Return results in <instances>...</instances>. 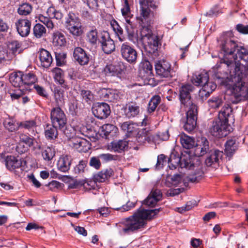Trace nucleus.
Instances as JSON below:
<instances>
[{
  "label": "nucleus",
  "mask_w": 248,
  "mask_h": 248,
  "mask_svg": "<svg viewBox=\"0 0 248 248\" xmlns=\"http://www.w3.org/2000/svg\"><path fill=\"white\" fill-rule=\"evenodd\" d=\"M218 43L220 51L218 56L220 62L217 63L214 68L215 76L218 80H223L228 78L230 72V79L235 81L240 79L239 74H242L244 67L240 65V60L248 61V50L238 46L236 42L231 38L223 35L220 37Z\"/></svg>",
  "instance_id": "nucleus-1"
},
{
  "label": "nucleus",
  "mask_w": 248,
  "mask_h": 248,
  "mask_svg": "<svg viewBox=\"0 0 248 248\" xmlns=\"http://www.w3.org/2000/svg\"><path fill=\"white\" fill-rule=\"evenodd\" d=\"M162 210L161 208L152 210H138L133 215L124 219L117 224L122 235L130 234L145 228L147 220H150Z\"/></svg>",
  "instance_id": "nucleus-2"
},
{
  "label": "nucleus",
  "mask_w": 248,
  "mask_h": 248,
  "mask_svg": "<svg viewBox=\"0 0 248 248\" xmlns=\"http://www.w3.org/2000/svg\"><path fill=\"white\" fill-rule=\"evenodd\" d=\"M194 87L191 84L183 85L179 89V98L181 108H187L186 121L184 128L188 132L193 131L197 124L198 107L193 103L191 93Z\"/></svg>",
  "instance_id": "nucleus-3"
},
{
  "label": "nucleus",
  "mask_w": 248,
  "mask_h": 248,
  "mask_svg": "<svg viewBox=\"0 0 248 248\" xmlns=\"http://www.w3.org/2000/svg\"><path fill=\"white\" fill-rule=\"evenodd\" d=\"M248 63L246 65L240 63L241 66L244 68L242 70V74H239L240 79L238 81H234L230 79V72L227 76L228 78H224L220 81V83L225 86L232 87V93L235 98V100L232 102L237 104L242 100L248 96V61H244Z\"/></svg>",
  "instance_id": "nucleus-4"
},
{
  "label": "nucleus",
  "mask_w": 248,
  "mask_h": 248,
  "mask_svg": "<svg viewBox=\"0 0 248 248\" xmlns=\"http://www.w3.org/2000/svg\"><path fill=\"white\" fill-rule=\"evenodd\" d=\"M181 168H185L194 171L189 176V180L192 182L199 181L203 175L202 164L198 158H191L189 155H183L178 159Z\"/></svg>",
  "instance_id": "nucleus-5"
},
{
  "label": "nucleus",
  "mask_w": 248,
  "mask_h": 248,
  "mask_svg": "<svg viewBox=\"0 0 248 248\" xmlns=\"http://www.w3.org/2000/svg\"><path fill=\"white\" fill-rule=\"evenodd\" d=\"M157 5L153 0H141L140 1V15L137 17L139 24L142 28L143 26H150L151 18L154 13L151 10H155Z\"/></svg>",
  "instance_id": "nucleus-6"
},
{
  "label": "nucleus",
  "mask_w": 248,
  "mask_h": 248,
  "mask_svg": "<svg viewBox=\"0 0 248 248\" xmlns=\"http://www.w3.org/2000/svg\"><path fill=\"white\" fill-rule=\"evenodd\" d=\"M140 40L147 50L155 52L160 44L157 35L152 33L150 26H143L140 31Z\"/></svg>",
  "instance_id": "nucleus-7"
},
{
  "label": "nucleus",
  "mask_w": 248,
  "mask_h": 248,
  "mask_svg": "<svg viewBox=\"0 0 248 248\" xmlns=\"http://www.w3.org/2000/svg\"><path fill=\"white\" fill-rule=\"evenodd\" d=\"M50 119L53 124L58 126L67 137H70L69 133L66 131L67 118L63 111L58 107L52 109L50 112Z\"/></svg>",
  "instance_id": "nucleus-8"
},
{
  "label": "nucleus",
  "mask_w": 248,
  "mask_h": 248,
  "mask_svg": "<svg viewBox=\"0 0 248 248\" xmlns=\"http://www.w3.org/2000/svg\"><path fill=\"white\" fill-rule=\"evenodd\" d=\"M65 27L74 36H79L83 33L80 19L74 13H69L65 21Z\"/></svg>",
  "instance_id": "nucleus-9"
},
{
  "label": "nucleus",
  "mask_w": 248,
  "mask_h": 248,
  "mask_svg": "<svg viewBox=\"0 0 248 248\" xmlns=\"http://www.w3.org/2000/svg\"><path fill=\"white\" fill-rule=\"evenodd\" d=\"M231 128L230 124L217 119L213 122L209 131L213 136L219 139L227 136L231 131Z\"/></svg>",
  "instance_id": "nucleus-10"
},
{
  "label": "nucleus",
  "mask_w": 248,
  "mask_h": 248,
  "mask_svg": "<svg viewBox=\"0 0 248 248\" xmlns=\"http://www.w3.org/2000/svg\"><path fill=\"white\" fill-rule=\"evenodd\" d=\"M120 53L122 58L130 64H135L137 62L138 53L134 46L128 42L122 44Z\"/></svg>",
  "instance_id": "nucleus-11"
},
{
  "label": "nucleus",
  "mask_w": 248,
  "mask_h": 248,
  "mask_svg": "<svg viewBox=\"0 0 248 248\" xmlns=\"http://www.w3.org/2000/svg\"><path fill=\"white\" fill-rule=\"evenodd\" d=\"M99 43L102 51L106 54H110L115 49L114 42L108 31H103L100 32Z\"/></svg>",
  "instance_id": "nucleus-12"
},
{
  "label": "nucleus",
  "mask_w": 248,
  "mask_h": 248,
  "mask_svg": "<svg viewBox=\"0 0 248 248\" xmlns=\"http://www.w3.org/2000/svg\"><path fill=\"white\" fill-rule=\"evenodd\" d=\"M156 74L161 78H170L172 77L173 69L171 64L166 60L157 61L155 65Z\"/></svg>",
  "instance_id": "nucleus-13"
},
{
  "label": "nucleus",
  "mask_w": 248,
  "mask_h": 248,
  "mask_svg": "<svg viewBox=\"0 0 248 248\" xmlns=\"http://www.w3.org/2000/svg\"><path fill=\"white\" fill-rule=\"evenodd\" d=\"M125 70V63L122 61H118L114 63L107 64L104 69V72L107 76L119 77Z\"/></svg>",
  "instance_id": "nucleus-14"
},
{
  "label": "nucleus",
  "mask_w": 248,
  "mask_h": 248,
  "mask_svg": "<svg viewBox=\"0 0 248 248\" xmlns=\"http://www.w3.org/2000/svg\"><path fill=\"white\" fill-rule=\"evenodd\" d=\"M5 164L6 168L10 171L18 172V176L23 173L22 161L21 159L13 155H8L5 159Z\"/></svg>",
  "instance_id": "nucleus-15"
},
{
  "label": "nucleus",
  "mask_w": 248,
  "mask_h": 248,
  "mask_svg": "<svg viewBox=\"0 0 248 248\" xmlns=\"http://www.w3.org/2000/svg\"><path fill=\"white\" fill-rule=\"evenodd\" d=\"M92 110L95 117L99 119H106L110 113L109 106L106 103H97L93 107Z\"/></svg>",
  "instance_id": "nucleus-16"
},
{
  "label": "nucleus",
  "mask_w": 248,
  "mask_h": 248,
  "mask_svg": "<svg viewBox=\"0 0 248 248\" xmlns=\"http://www.w3.org/2000/svg\"><path fill=\"white\" fill-rule=\"evenodd\" d=\"M73 56L75 61L80 65H87L90 60L89 54L80 47H77L74 49Z\"/></svg>",
  "instance_id": "nucleus-17"
},
{
  "label": "nucleus",
  "mask_w": 248,
  "mask_h": 248,
  "mask_svg": "<svg viewBox=\"0 0 248 248\" xmlns=\"http://www.w3.org/2000/svg\"><path fill=\"white\" fill-rule=\"evenodd\" d=\"M16 30L22 37L27 36L30 32L31 21L27 18H20L15 23Z\"/></svg>",
  "instance_id": "nucleus-18"
},
{
  "label": "nucleus",
  "mask_w": 248,
  "mask_h": 248,
  "mask_svg": "<svg viewBox=\"0 0 248 248\" xmlns=\"http://www.w3.org/2000/svg\"><path fill=\"white\" fill-rule=\"evenodd\" d=\"M100 97L104 100L114 102L120 98V93L116 90L102 89L99 92Z\"/></svg>",
  "instance_id": "nucleus-19"
},
{
  "label": "nucleus",
  "mask_w": 248,
  "mask_h": 248,
  "mask_svg": "<svg viewBox=\"0 0 248 248\" xmlns=\"http://www.w3.org/2000/svg\"><path fill=\"white\" fill-rule=\"evenodd\" d=\"M209 154L206 159L205 163L208 167L216 168L219 165V159L222 157L223 152L215 149L210 150Z\"/></svg>",
  "instance_id": "nucleus-20"
},
{
  "label": "nucleus",
  "mask_w": 248,
  "mask_h": 248,
  "mask_svg": "<svg viewBox=\"0 0 248 248\" xmlns=\"http://www.w3.org/2000/svg\"><path fill=\"white\" fill-rule=\"evenodd\" d=\"M37 55L40 62V64L43 67L47 68L51 66L53 58L48 51L44 48H41L38 51Z\"/></svg>",
  "instance_id": "nucleus-21"
},
{
  "label": "nucleus",
  "mask_w": 248,
  "mask_h": 248,
  "mask_svg": "<svg viewBox=\"0 0 248 248\" xmlns=\"http://www.w3.org/2000/svg\"><path fill=\"white\" fill-rule=\"evenodd\" d=\"M140 108L139 103L137 102H129L126 105L124 109L126 117L131 119L137 116L140 113Z\"/></svg>",
  "instance_id": "nucleus-22"
},
{
  "label": "nucleus",
  "mask_w": 248,
  "mask_h": 248,
  "mask_svg": "<svg viewBox=\"0 0 248 248\" xmlns=\"http://www.w3.org/2000/svg\"><path fill=\"white\" fill-rule=\"evenodd\" d=\"M73 147L79 152H87L91 148V143L85 139L75 138L72 140Z\"/></svg>",
  "instance_id": "nucleus-23"
},
{
  "label": "nucleus",
  "mask_w": 248,
  "mask_h": 248,
  "mask_svg": "<svg viewBox=\"0 0 248 248\" xmlns=\"http://www.w3.org/2000/svg\"><path fill=\"white\" fill-rule=\"evenodd\" d=\"M162 193L159 189H152L148 197L144 201V204L150 207H154L161 200Z\"/></svg>",
  "instance_id": "nucleus-24"
},
{
  "label": "nucleus",
  "mask_w": 248,
  "mask_h": 248,
  "mask_svg": "<svg viewBox=\"0 0 248 248\" xmlns=\"http://www.w3.org/2000/svg\"><path fill=\"white\" fill-rule=\"evenodd\" d=\"M209 151V141L205 138L201 139V141L194 149V154L196 156H202Z\"/></svg>",
  "instance_id": "nucleus-25"
},
{
  "label": "nucleus",
  "mask_w": 248,
  "mask_h": 248,
  "mask_svg": "<svg viewBox=\"0 0 248 248\" xmlns=\"http://www.w3.org/2000/svg\"><path fill=\"white\" fill-rule=\"evenodd\" d=\"M209 80V75L207 72L203 71L200 73L194 74L191 78L192 83L196 86H202L207 82Z\"/></svg>",
  "instance_id": "nucleus-26"
},
{
  "label": "nucleus",
  "mask_w": 248,
  "mask_h": 248,
  "mask_svg": "<svg viewBox=\"0 0 248 248\" xmlns=\"http://www.w3.org/2000/svg\"><path fill=\"white\" fill-rule=\"evenodd\" d=\"M238 138L232 137L228 140L225 144V153L228 156H232L238 149L239 144Z\"/></svg>",
  "instance_id": "nucleus-27"
},
{
  "label": "nucleus",
  "mask_w": 248,
  "mask_h": 248,
  "mask_svg": "<svg viewBox=\"0 0 248 248\" xmlns=\"http://www.w3.org/2000/svg\"><path fill=\"white\" fill-rule=\"evenodd\" d=\"M136 140L139 145H141L146 141L149 142L152 139V135L150 130L143 128L138 131L136 133Z\"/></svg>",
  "instance_id": "nucleus-28"
},
{
  "label": "nucleus",
  "mask_w": 248,
  "mask_h": 248,
  "mask_svg": "<svg viewBox=\"0 0 248 248\" xmlns=\"http://www.w3.org/2000/svg\"><path fill=\"white\" fill-rule=\"evenodd\" d=\"M123 7L121 9L122 16L124 18L125 22L129 25H131L132 22L131 19L133 17V15L131 14L129 0H121Z\"/></svg>",
  "instance_id": "nucleus-29"
},
{
  "label": "nucleus",
  "mask_w": 248,
  "mask_h": 248,
  "mask_svg": "<svg viewBox=\"0 0 248 248\" xmlns=\"http://www.w3.org/2000/svg\"><path fill=\"white\" fill-rule=\"evenodd\" d=\"M58 126L54 124H47L44 126V133L48 140H54L58 137Z\"/></svg>",
  "instance_id": "nucleus-30"
},
{
  "label": "nucleus",
  "mask_w": 248,
  "mask_h": 248,
  "mask_svg": "<svg viewBox=\"0 0 248 248\" xmlns=\"http://www.w3.org/2000/svg\"><path fill=\"white\" fill-rule=\"evenodd\" d=\"M72 159L70 156L68 155L61 156L57 162V167L59 170L66 172L70 169Z\"/></svg>",
  "instance_id": "nucleus-31"
},
{
  "label": "nucleus",
  "mask_w": 248,
  "mask_h": 248,
  "mask_svg": "<svg viewBox=\"0 0 248 248\" xmlns=\"http://www.w3.org/2000/svg\"><path fill=\"white\" fill-rule=\"evenodd\" d=\"M122 130L126 132L127 137L136 135L138 128L137 125L132 122H125L120 125Z\"/></svg>",
  "instance_id": "nucleus-32"
},
{
  "label": "nucleus",
  "mask_w": 248,
  "mask_h": 248,
  "mask_svg": "<svg viewBox=\"0 0 248 248\" xmlns=\"http://www.w3.org/2000/svg\"><path fill=\"white\" fill-rule=\"evenodd\" d=\"M9 81L15 87L21 88L23 86V72L18 71L11 73L9 77Z\"/></svg>",
  "instance_id": "nucleus-33"
},
{
  "label": "nucleus",
  "mask_w": 248,
  "mask_h": 248,
  "mask_svg": "<svg viewBox=\"0 0 248 248\" xmlns=\"http://www.w3.org/2000/svg\"><path fill=\"white\" fill-rule=\"evenodd\" d=\"M232 109L229 104H226L222 108L218 115V119L228 124L229 119L232 118Z\"/></svg>",
  "instance_id": "nucleus-34"
},
{
  "label": "nucleus",
  "mask_w": 248,
  "mask_h": 248,
  "mask_svg": "<svg viewBox=\"0 0 248 248\" xmlns=\"http://www.w3.org/2000/svg\"><path fill=\"white\" fill-rule=\"evenodd\" d=\"M100 35L98 34L97 30L95 27H92L87 32L86 40L91 45L94 46L99 42Z\"/></svg>",
  "instance_id": "nucleus-35"
},
{
  "label": "nucleus",
  "mask_w": 248,
  "mask_h": 248,
  "mask_svg": "<svg viewBox=\"0 0 248 248\" xmlns=\"http://www.w3.org/2000/svg\"><path fill=\"white\" fill-rule=\"evenodd\" d=\"M3 124L5 128L9 132L17 131L20 127V122H17L16 120L10 117L5 118Z\"/></svg>",
  "instance_id": "nucleus-36"
},
{
  "label": "nucleus",
  "mask_w": 248,
  "mask_h": 248,
  "mask_svg": "<svg viewBox=\"0 0 248 248\" xmlns=\"http://www.w3.org/2000/svg\"><path fill=\"white\" fill-rule=\"evenodd\" d=\"M33 10L32 5L29 2H22L18 5L17 13L20 16L30 15Z\"/></svg>",
  "instance_id": "nucleus-37"
},
{
  "label": "nucleus",
  "mask_w": 248,
  "mask_h": 248,
  "mask_svg": "<svg viewBox=\"0 0 248 248\" xmlns=\"http://www.w3.org/2000/svg\"><path fill=\"white\" fill-rule=\"evenodd\" d=\"M52 43L55 46H62L66 44V41L63 33L59 31H56L53 33Z\"/></svg>",
  "instance_id": "nucleus-38"
},
{
  "label": "nucleus",
  "mask_w": 248,
  "mask_h": 248,
  "mask_svg": "<svg viewBox=\"0 0 248 248\" xmlns=\"http://www.w3.org/2000/svg\"><path fill=\"white\" fill-rule=\"evenodd\" d=\"M53 72L55 81L59 84L62 87L65 89H68L69 88L63 78V71L61 69L57 68L54 70Z\"/></svg>",
  "instance_id": "nucleus-39"
},
{
  "label": "nucleus",
  "mask_w": 248,
  "mask_h": 248,
  "mask_svg": "<svg viewBox=\"0 0 248 248\" xmlns=\"http://www.w3.org/2000/svg\"><path fill=\"white\" fill-rule=\"evenodd\" d=\"M140 74L145 79L152 78L154 76L153 66L148 61L144 63Z\"/></svg>",
  "instance_id": "nucleus-40"
},
{
  "label": "nucleus",
  "mask_w": 248,
  "mask_h": 248,
  "mask_svg": "<svg viewBox=\"0 0 248 248\" xmlns=\"http://www.w3.org/2000/svg\"><path fill=\"white\" fill-rule=\"evenodd\" d=\"M180 142L183 147L187 149L193 148L195 143L194 139L186 134L181 136Z\"/></svg>",
  "instance_id": "nucleus-41"
},
{
  "label": "nucleus",
  "mask_w": 248,
  "mask_h": 248,
  "mask_svg": "<svg viewBox=\"0 0 248 248\" xmlns=\"http://www.w3.org/2000/svg\"><path fill=\"white\" fill-rule=\"evenodd\" d=\"M128 146L127 141L124 140L114 141L111 143V148L115 152L121 153Z\"/></svg>",
  "instance_id": "nucleus-42"
},
{
  "label": "nucleus",
  "mask_w": 248,
  "mask_h": 248,
  "mask_svg": "<svg viewBox=\"0 0 248 248\" xmlns=\"http://www.w3.org/2000/svg\"><path fill=\"white\" fill-rule=\"evenodd\" d=\"M37 81L36 75L32 73L29 72L24 74L23 73V82L24 85H29L34 84Z\"/></svg>",
  "instance_id": "nucleus-43"
},
{
  "label": "nucleus",
  "mask_w": 248,
  "mask_h": 248,
  "mask_svg": "<svg viewBox=\"0 0 248 248\" xmlns=\"http://www.w3.org/2000/svg\"><path fill=\"white\" fill-rule=\"evenodd\" d=\"M37 126L36 122L34 120L24 121L20 122V127L27 129L29 131H34Z\"/></svg>",
  "instance_id": "nucleus-44"
},
{
  "label": "nucleus",
  "mask_w": 248,
  "mask_h": 248,
  "mask_svg": "<svg viewBox=\"0 0 248 248\" xmlns=\"http://www.w3.org/2000/svg\"><path fill=\"white\" fill-rule=\"evenodd\" d=\"M161 98L159 95H155L150 99L148 107V111L151 113L155 110L158 104L160 103Z\"/></svg>",
  "instance_id": "nucleus-45"
},
{
  "label": "nucleus",
  "mask_w": 248,
  "mask_h": 248,
  "mask_svg": "<svg viewBox=\"0 0 248 248\" xmlns=\"http://www.w3.org/2000/svg\"><path fill=\"white\" fill-rule=\"evenodd\" d=\"M33 32L34 36L40 38L46 33V29L42 24L37 23L33 27Z\"/></svg>",
  "instance_id": "nucleus-46"
},
{
  "label": "nucleus",
  "mask_w": 248,
  "mask_h": 248,
  "mask_svg": "<svg viewBox=\"0 0 248 248\" xmlns=\"http://www.w3.org/2000/svg\"><path fill=\"white\" fill-rule=\"evenodd\" d=\"M42 155L45 160L50 161L55 156V152L53 148L47 146L43 149Z\"/></svg>",
  "instance_id": "nucleus-47"
},
{
  "label": "nucleus",
  "mask_w": 248,
  "mask_h": 248,
  "mask_svg": "<svg viewBox=\"0 0 248 248\" xmlns=\"http://www.w3.org/2000/svg\"><path fill=\"white\" fill-rule=\"evenodd\" d=\"M80 95L82 96V100L91 104L94 101V95L89 90H82L80 92Z\"/></svg>",
  "instance_id": "nucleus-48"
},
{
  "label": "nucleus",
  "mask_w": 248,
  "mask_h": 248,
  "mask_svg": "<svg viewBox=\"0 0 248 248\" xmlns=\"http://www.w3.org/2000/svg\"><path fill=\"white\" fill-rule=\"evenodd\" d=\"M54 96L58 107L62 106L64 104V91L61 89L55 90Z\"/></svg>",
  "instance_id": "nucleus-49"
},
{
  "label": "nucleus",
  "mask_w": 248,
  "mask_h": 248,
  "mask_svg": "<svg viewBox=\"0 0 248 248\" xmlns=\"http://www.w3.org/2000/svg\"><path fill=\"white\" fill-rule=\"evenodd\" d=\"M51 17L45 16L42 14H40L38 17V19L40 22L45 25L48 29L52 30L54 28V25L53 21L51 19Z\"/></svg>",
  "instance_id": "nucleus-50"
},
{
  "label": "nucleus",
  "mask_w": 248,
  "mask_h": 248,
  "mask_svg": "<svg viewBox=\"0 0 248 248\" xmlns=\"http://www.w3.org/2000/svg\"><path fill=\"white\" fill-rule=\"evenodd\" d=\"M111 25L115 33L118 36L119 40L121 42L123 41L124 38L122 36L123 34V30L118 22L116 20H113L111 22Z\"/></svg>",
  "instance_id": "nucleus-51"
},
{
  "label": "nucleus",
  "mask_w": 248,
  "mask_h": 248,
  "mask_svg": "<svg viewBox=\"0 0 248 248\" xmlns=\"http://www.w3.org/2000/svg\"><path fill=\"white\" fill-rule=\"evenodd\" d=\"M46 14L48 16L56 19H61L63 16L62 13L59 11H57L53 6L49 7L47 9Z\"/></svg>",
  "instance_id": "nucleus-52"
},
{
  "label": "nucleus",
  "mask_w": 248,
  "mask_h": 248,
  "mask_svg": "<svg viewBox=\"0 0 248 248\" xmlns=\"http://www.w3.org/2000/svg\"><path fill=\"white\" fill-rule=\"evenodd\" d=\"M217 88L216 83L213 82H210L209 80L205 83L202 87V91L205 92V95H209L212 93Z\"/></svg>",
  "instance_id": "nucleus-53"
},
{
  "label": "nucleus",
  "mask_w": 248,
  "mask_h": 248,
  "mask_svg": "<svg viewBox=\"0 0 248 248\" xmlns=\"http://www.w3.org/2000/svg\"><path fill=\"white\" fill-rule=\"evenodd\" d=\"M208 104L211 108H217L222 104V100L219 97H213L208 101Z\"/></svg>",
  "instance_id": "nucleus-54"
},
{
  "label": "nucleus",
  "mask_w": 248,
  "mask_h": 248,
  "mask_svg": "<svg viewBox=\"0 0 248 248\" xmlns=\"http://www.w3.org/2000/svg\"><path fill=\"white\" fill-rule=\"evenodd\" d=\"M196 205L197 204L195 201H190L187 202L185 206L177 208L176 211L180 213H183L186 211L191 210L193 207Z\"/></svg>",
  "instance_id": "nucleus-55"
},
{
  "label": "nucleus",
  "mask_w": 248,
  "mask_h": 248,
  "mask_svg": "<svg viewBox=\"0 0 248 248\" xmlns=\"http://www.w3.org/2000/svg\"><path fill=\"white\" fill-rule=\"evenodd\" d=\"M167 157L163 154L159 155L157 157V163L156 164V168L157 169H162L164 165L167 163ZM171 161V159L169 158L168 159L169 162Z\"/></svg>",
  "instance_id": "nucleus-56"
},
{
  "label": "nucleus",
  "mask_w": 248,
  "mask_h": 248,
  "mask_svg": "<svg viewBox=\"0 0 248 248\" xmlns=\"http://www.w3.org/2000/svg\"><path fill=\"white\" fill-rule=\"evenodd\" d=\"M99 157L103 162H108L112 160H117L118 159V155H113L110 154H101L99 155Z\"/></svg>",
  "instance_id": "nucleus-57"
},
{
  "label": "nucleus",
  "mask_w": 248,
  "mask_h": 248,
  "mask_svg": "<svg viewBox=\"0 0 248 248\" xmlns=\"http://www.w3.org/2000/svg\"><path fill=\"white\" fill-rule=\"evenodd\" d=\"M95 185V183L93 181H90L89 182H84L83 181H75L74 184L72 185L71 186V188H77L78 186H83L86 188H87V186H91V188H89V189L94 188Z\"/></svg>",
  "instance_id": "nucleus-58"
},
{
  "label": "nucleus",
  "mask_w": 248,
  "mask_h": 248,
  "mask_svg": "<svg viewBox=\"0 0 248 248\" xmlns=\"http://www.w3.org/2000/svg\"><path fill=\"white\" fill-rule=\"evenodd\" d=\"M66 54L64 53H55V58L57 66H61L66 62Z\"/></svg>",
  "instance_id": "nucleus-59"
},
{
  "label": "nucleus",
  "mask_w": 248,
  "mask_h": 248,
  "mask_svg": "<svg viewBox=\"0 0 248 248\" xmlns=\"http://www.w3.org/2000/svg\"><path fill=\"white\" fill-rule=\"evenodd\" d=\"M20 140L25 143L26 145H27L29 147H31L33 145L34 142V139L31 137H30L29 136H27V135L24 134H21L19 136Z\"/></svg>",
  "instance_id": "nucleus-60"
},
{
  "label": "nucleus",
  "mask_w": 248,
  "mask_h": 248,
  "mask_svg": "<svg viewBox=\"0 0 248 248\" xmlns=\"http://www.w3.org/2000/svg\"><path fill=\"white\" fill-rule=\"evenodd\" d=\"M116 129V127L111 124H108L102 126V130L106 136H108L111 132L115 131Z\"/></svg>",
  "instance_id": "nucleus-61"
},
{
  "label": "nucleus",
  "mask_w": 248,
  "mask_h": 248,
  "mask_svg": "<svg viewBox=\"0 0 248 248\" xmlns=\"http://www.w3.org/2000/svg\"><path fill=\"white\" fill-rule=\"evenodd\" d=\"M100 160V158L99 157V155L98 156L92 157L89 162L90 165L97 170L100 169L101 166Z\"/></svg>",
  "instance_id": "nucleus-62"
},
{
  "label": "nucleus",
  "mask_w": 248,
  "mask_h": 248,
  "mask_svg": "<svg viewBox=\"0 0 248 248\" xmlns=\"http://www.w3.org/2000/svg\"><path fill=\"white\" fill-rule=\"evenodd\" d=\"M34 88L35 89L37 93L44 98H47V93L44 88L38 85H34Z\"/></svg>",
  "instance_id": "nucleus-63"
},
{
  "label": "nucleus",
  "mask_w": 248,
  "mask_h": 248,
  "mask_svg": "<svg viewBox=\"0 0 248 248\" xmlns=\"http://www.w3.org/2000/svg\"><path fill=\"white\" fill-rule=\"evenodd\" d=\"M221 13L220 9L217 5H216L212 8L208 12L204 15L206 16L212 17L214 16H217Z\"/></svg>",
  "instance_id": "nucleus-64"
}]
</instances>
